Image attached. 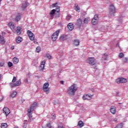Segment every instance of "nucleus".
Masks as SVG:
<instances>
[{
	"instance_id": "1",
	"label": "nucleus",
	"mask_w": 128,
	"mask_h": 128,
	"mask_svg": "<svg viewBox=\"0 0 128 128\" xmlns=\"http://www.w3.org/2000/svg\"><path fill=\"white\" fill-rule=\"evenodd\" d=\"M76 90H78V86L76 84H73L68 87L66 91V94L68 96H74Z\"/></svg>"
},
{
	"instance_id": "2",
	"label": "nucleus",
	"mask_w": 128,
	"mask_h": 128,
	"mask_svg": "<svg viewBox=\"0 0 128 128\" xmlns=\"http://www.w3.org/2000/svg\"><path fill=\"white\" fill-rule=\"evenodd\" d=\"M32 112H34V108L30 107L27 109L28 116L29 118L28 122H32L34 120V118L32 116Z\"/></svg>"
},
{
	"instance_id": "3",
	"label": "nucleus",
	"mask_w": 128,
	"mask_h": 128,
	"mask_svg": "<svg viewBox=\"0 0 128 128\" xmlns=\"http://www.w3.org/2000/svg\"><path fill=\"white\" fill-rule=\"evenodd\" d=\"M108 12L110 16H114V14H116V7L114 4H112L109 6Z\"/></svg>"
},
{
	"instance_id": "4",
	"label": "nucleus",
	"mask_w": 128,
	"mask_h": 128,
	"mask_svg": "<svg viewBox=\"0 0 128 128\" xmlns=\"http://www.w3.org/2000/svg\"><path fill=\"white\" fill-rule=\"evenodd\" d=\"M86 62L90 66H94L96 64V58L94 57H89L86 58Z\"/></svg>"
},
{
	"instance_id": "5",
	"label": "nucleus",
	"mask_w": 128,
	"mask_h": 128,
	"mask_svg": "<svg viewBox=\"0 0 128 128\" xmlns=\"http://www.w3.org/2000/svg\"><path fill=\"white\" fill-rule=\"evenodd\" d=\"M60 30H58L52 34V38L53 42H56V40H58V35L60 34Z\"/></svg>"
},
{
	"instance_id": "6",
	"label": "nucleus",
	"mask_w": 128,
	"mask_h": 128,
	"mask_svg": "<svg viewBox=\"0 0 128 128\" xmlns=\"http://www.w3.org/2000/svg\"><path fill=\"white\" fill-rule=\"evenodd\" d=\"M98 14H96L94 16V18L92 20V24H93V26H94L96 24H98Z\"/></svg>"
},
{
	"instance_id": "7",
	"label": "nucleus",
	"mask_w": 128,
	"mask_h": 128,
	"mask_svg": "<svg viewBox=\"0 0 128 128\" xmlns=\"http://www.w3.org/2000/svg\"><path fill=\"white\" fill-rule=\"evenodd\" d=\"M27 34L30 40H36V36L34 34H33V33H32V31L28 30L27 31Z\"/></svg>"
},
{
	"instance_id": "8",
	"label": "nucleus",
	"mask_w": 128,
	"mask_h": 128,
	"mask_svg": "<svg viewBox=\"0 0 128 128\" xmlns=\"http://www.w3.org/2000/svg\"><path fill=\"white\" fill-rule=\"evenodd\" d=\"M50 84L48 82H46L44 84L43 90L46 94H48V92H50V88H48Z\"/></svg>"
},
{
	"instance_id": "9",
	"label": "nucleus",
	"mask_w": 128,
	"mask_h": 128,
	"mask_svg": "<svg viewBox=\"0 0 128 128\" xmlns=\"http://www.w3.org/2000/svg\"><path fill=\"white\" fill-rule=\"evenodd\" d=\"M92 96H94L93 94H84L82 96V98L84 100H92Z\"/></svg>"
},
{
	"instance_id": "10",
	"label": "nucleus",
	"mask_w": 128,
	"mask_h": 128,
	"mask_svg": "<svg viewBox=\"0 0 128 128\" xmlns=\"http://www.w3.org/2000/svg\"><path fill=\"white\" fill-rule=\"evenodd\" d=\"M126 79L122 78H118L116 80V82L117 84H126Z\"/></svg>"
},
{
	"instance_id": "11",
	"label": "nucleus",
	"mask_w": 128,
	"mask_h": 128,
	"mask_svg": "<svg viewBox=\"0 0 128 128\" xmlns=\"http://www.w3.org/2000/svg\"><path fill=\"white\" fill-rule=\"evenodd\" d=\"M22 84V81L20 80H18L15 83L10 84V88H14V86H20Z\"/></svg>"
},
{
	"instance_id": "12",
	"label": "nucleus",
	"mask_w": 128,
	"mask_h": 128,
	"mask_svg": "<svg viewBox=\"0 0 128 128\" xmlns=\"http://www.w3.org/2000/svg\"><path fill=\"white\" fill-rule=\"evenodd\" d=\"M8 26L11 28L12 32H14L16 30V26H14V23L13 22H10L8 24Z\"/></svg>"
},
{
	"instance_id": "13",
	"label": "nucleus",
	"mask_w": 128,
	"mask_h": 128,
	"mask_svg": "<svg viewBox=\"0 0 128 128\" xmlns=\"http://www.w3.org/2000/svg\"><path fill=\"white\" fill-rule=\"evenodd\" d=\"M3 112L4 114L6 115V116H8L10 114V109H8V107H4Z\"/></svg>"
},
{
	"instance_id": "14",
	"label": "nucleus",
	"mask_w": 128,
	"mask_h": 128,
	"mask_svg": "<svg viewBox=\"0 0 128 128\" xmlns=\"http://www.w3.org/2000/svg\"><path fill=\"white\" fill-rule=\"evenodd\" d=\"M82 20L81 18H78L76 22V26L78 28H80V26H82Z\"/></svg>"
},
{
	"instance_id": "15",
	"label": "nucleus",
	"mask_w": 128,
	"mask_h": 128,
	"mask_svg": "<svg viewBox=\"0 0 128 128\" xmlns=\"http://www.w3.org/2000/svg\"><path fill=\"white\" fill-rule=\"evenodd\" d=\"M116 107L114 106H112L110 107V112L111 114H116Z\"/></svg>"
},
{
	"instance_id": "16",
	"label": "nucleus",
	"mask_w": 128,
	"mask_h": 128,
	"mask_svg": "<svg viewBox=\"0 0 128 128\" xmlns=\"http://www.w3.org/2000/svg\"><path fill=\"white\" fill-rule=\"evenodd\" d=\"M67 28H68V30H69V32H72V30H74V24H72V23H69L68 26H67Z\"/></svg>"
},
{
	"instance_id": "17",
	"label": "nucleus",
	"mask_w": 128,
	"mask_h": 128,
	"mask_svg": "<svg viewBox=\"0 0 128 128\" xmlns=\"http://www.w3.org/2000/svg\"><path fill=\"white\" fill-rule=\"evenodd\" d=\"M56 8L57 10L55 12V18H60V7L58 6Z\"/></svg>"
},
{
	"instance_id": "18",
	"label": "nucleus",
	"mask_w": 128,
	"mask_h": 128,
	"mask_svg": "<svg viewBox=\"0 0 128 128\" xmlns=\"http://www.w3.org/2000/svg\"><path fill=\"white\" fill-rule=\"evenodd\" d=\"M44 66H46V60H43L42 63L40 64V70L44 72Z\"/></svg>"
},
{
	"instance_id": "19",
	"label": "nucleus",
	"mask_w": 128,
	"mask_h": 128,
	"mask_svg": "<svg viewBox=\"0 0 128 128\" xmlns=\"http://www.w3.org/2000/svg\"><path fill=\"white\" fill-rule=\"evenodd\" d=\"M56 10H58V9L57 10L53 9L50 11V14L52 18H54V14H55L56 12Z\"/></svg>"
},
{
	"instance_id": "20",
	"label": "nucleus",
	"mask_w": 128,
	"mask_h": 128,
	"mask_svg": "<svg viewBox=\"0 0 128 128\" xmlns=\"http://www.w3.org/2000/svg\"><path fill=\"white\" fill-rule=\"evenodd\" d=\"M84 126V122L82 120H80L78 122L77 126L78 128H82Z\"/></svg>"
},
{
	"instance_id": "21",
	"label": "nucleus",
	"mask_w": 128,
	"mask_h": 128,
	"mask_svg": "<svg viewBox=\"0 0 128 128\" xmlns=\"http://www.w3.org/2000/svg\"><path fill=\"white\" fill-rule=\"evenodd\" d=\"M68 39V36L66 35L63 34L60 37V40L64 42V40H66Z\"/></svg>"
},
{
	"instance_id": "22",
	"label": "nucleus",
	"mask_w": 128,
	"mask_h": 128,
	"mask_svg": "<svg viewBox=\"0 0 128 128\" xmlns=\"http://www.w3.org/2000/svg\"><path fill=\"white\" fill-rule=\"evenodd\" d=\"M73 44H74V46H80V40L78 39L74 40L73 41Z\"/></svg>"
},
{
	"instance_id": "23",
	"label": "nucleus",
	"mask_w": 128,
	"mask_h": 128,
	"mask_svg": "<svg viewBox=\"0 0 128 128\" xmlns=\"http://www.w3.org/2000/svg\"><path fill=\"white\" fill-rule=\"evenodd\" d=\"M6 41L4 40V38L2 36H0V44H4Z\"/></svg>"
},
{
	"instance_id": "24",
	"label": "nucleus",
	"mask_w": 128,
	"mask_h": 128,
	"mask_svg": "<svg viewBox=\"0 0 128 128\" xmlns=\"http://www.w3.org/2000/svg\"><path fill=\"white\" fill-rule=\"evenodd\" d=\"M74 8H75L74 10L76 12H80V6H78V4L76 3L74 4Z\"/></svg>"
},
{
	"instance_id": "25",
	"label": "nucleus",
	"mask_w": 128,
	"mask_h": 128,
	"mask_svg": "<svg viewBox=\"0 0 128 128\" xmlns=\"http://www.w3.org/2000/svg\"><path fill=\"white\" fill-rule=\"evenodd\" d=\"M15 30L16 32L18 34H22V32H20V30H22V27L18 26L16 30Z\"/></svg>"
},
{
	"instance_id": "26",
	"label": "nucleus",
	"mask_w": 128,
	"mask_h": 128,
	"mask_svg": "<svg viewBox=\"0 0 128 128\" xmlns=\"http://www.w3.org/2000/svg\"><path fill=\"white\" fill-rule=\"evenodd\" d=\"M21 18H22V15H20V14H17L16 18H15V20L16 22H18V20H20Z\"/></svg>"
},
{
	"instance_id": "27",
	"label": "nucleus",
	"mask_w": 128,
	"mask_h": 128,
	"mask_svg": "<svg viewBox=\"0 0 128 128\" xmlns=\"http://www.w3.org/2000/svg\"><path fill=\"white\" fill-rule=\"evenodd\" d=\"M22 41V38L20 36L17 37V38L16 39V42L17 44H20V42Z\"/></svg>"
},
{
	"instance_id": "28",
	"label": "nucleus",
	"mask_w": 128,
	"mask_h": 128,
	"mask_svg": "<svg viewBox=\"0 0 128 128\" xmlns=\"http://www.w3.org/2000/svg\"><path fill=\"white\" fill-rule=\"evenodd\" d=\"M18 58L16 57H14L13 58V62L14 64H18Z\"/></svg>"
},
{
	"instance_id": "29",
	"label": "nucleus",
	"mask_w": 128,
	"mask_h": 128,
	"mask_svg": "<svg viewBox=\"0 0 128 128\" xmlns=\"http://www.w3.org/2000/svg\"><path fill=\"white\" fill-rule=\"evenodd\" d=\"M1 128H8V124L6 123H2L0 126Z\"/></svg>"
},
{
	"instance_id": "30",
	"label": "nucleus",
	"mask_w": 128,
	"mask_h": 128,
	"mask_svg": "<svg viewBox=\"0 0 128 128\" xmlns=\"http://www.w3.org/2000/svg\"><path fill=\"white\" fill-rule=\"evenodd\" d=\"M108 56L106 54H104L102 58H104V60H108Z\"/></svg>"
},
{
	"instance_id": "31",
	"label": "nucleus",
	"mask_w": 128,
	"mask_h": 128,
	"mask_svg": "<svg viewBox=\"0 0 128 128\" xmlns=\"http://www.w3.org/2000/svg\"><path fill=\"white\" fill-rule=\"evenodd\" d=\"M124 52L120 53V54L118 55V58H124Z\"/></svg>"
},
{
	"instance_id": "32",
	"label": "nucleus",
	"mask_w": 128,
	"mask_h": 128,
	"mask_svg": "<svg viewBox=\"0 0 128 128\" xmlns=\"http://www.w3.org/2000/svg\"><path fill=\"white\" fill-rule=\"evenodd\" d=\"M28 6V4H26V2H24L22 4V8H26Z\"/></svg>"
},
{
	"instance_id": "33",
	"label": "nucleus",
	"mask_w": 128,
	"mask_h": 128,
	"mask_svg": "<svg viewBox=\"0 0 128 128\" xmlns=\"http://www.w3.org/2000/svg\"><path fill=\"white\" fill-rule=\"evenodd\" d=\"M123 64H126L128 62V58H124L122 59Z\"/></svg>"
},
{
	"instance_id": "34",
	"label": "nucleus",
	"mask_w": 128,
	"mask_h": 128,
	"mask_svg": "<svg viewBox=\"0 0 128 128\" xmlns=\"http://www.w3.org/2000/svg\"><path fill=\"white\" fill-rule=\"evenodd\" d=\"M16 94H17L16 92H13L11 94L10 96H11L12 98H14V97L16 96Z\"/></svg>"
},
{
	"instance_id": "35",
	"label": "nucleus",
	"mask_w": 128,
	"mask_h": 128,
	"mask_svg": "<svg viewBox=\"0 0 128 128\" xmlns=\"http://www.w3.org/2000/svg\"><path fill=\"white\" fill-rule=\"evenodd\" d=\"M114 128H122V124H118Z\"/></svg>"
},
{
	"instance_id": "36",
	"label": "nucleus",
	"mask_w": 128,
	"mask_h": 128,
	"mask_svg": "<svg viewBox=\"0 0 128 128\" xmlns=\"http://www.w3.org/2000/svg\"><path fill=\"white\" fill-rule=\"evenodd\" d=\"M40 50H41L40 47L38 46L36 48V52H40Z\"/></svg>"
},
{
	"instance_id": "37",
	"label": "nucleus",
	"mask_w": 128,
	"mask_h": 128,
	"mask_svg": "<svg viewBox=\"0 0 128 128\" xmlns=\"http://www.w3.org/2000/svg\"><path fill=\"white\" fill-rule=\"evenodd\" d=\"M14 64H12V63L10 62H8V68H12Z\"/></svg>"
},
{
	"instance_id": "38",
	"label": "nucleus",
	"mask_w": 128,
	"mask_h": 128,
	"mask_svg": "<svg viewBox=\"0 0 128 128\" xmlns=\"http://www.w3.org/2000/svg\"><path fill=\"white\" fill-rule=\"evenodd\" d=\"M51 118L52 120H56V114L52 113L51 115Z\"/></svg>"
},
{
	"instance_id": "39",
	"label": "nucleus",
	"mask_w": 128,
	"mask_h": 128,
	"mask_svg": "<svg viewBox=\"0 0 128 128\" xmlns=\"http://www.w3.org/2000/svg\"><path fill=\"white\" fill-rule=\"evenodd\" d=\"M70 18H72V16H71L68 15L66 17V20H70Z\"/></svg>"
},
{
	"instance_id": "40",
	"label": "nucleus",
	"mask_w": 128,
	"mask_h": 128,
	"mask_svg": "<svg viewBox=\"0 0 128 128\" xmlns=\"http://www.w3.org/2000/svg\"><path fill=\"white\" fill-rule=\"evenodd\" d=\"M88 18H85L84 20V24H88Z\"/></svg>"
},
{
	"instance_id": "41",
	"label": "nucleus",
	"mask_w": 128,
	"mask_h": 128,
	"mask_svg": "<svg viewBox=\"0 0 128 128\" xmlns=\"http://www.w3.org/2000/svg\"><path fill=\"white\" fill-rule=\"evenodd\" d=\"M16 76H14L12 80V82L14 84V82H16Z\"/></svg>"
},
{
	"instance_id": "42",
	"label": "nucleus",
	"mask_w": 128,
	"mask_h": 128,
	"mask_svg": "<svg viewBox=\"0 0 128 128\" xmlns=\"http://www.w3.org/2000/svg\"><path fill=\"white\" fill-rule=\"evenodd\" d=\"M36 102H34V104H33V105L32 106H31L30 108H33V109H34V108H35V106H36Z\"/></svg>"
},
{
	"instance_id": "43",
	"label": "nucleus",
	"mask_w": 128,
	"mask_h": 128,
	"mask_svg": "<svg viewBox=\"0 0 128 128\" xmlns=\"http://www.w3.org/2000/svg\"><path fill=\"white\" fill-rule=\"evenodd\" d=\"M46 126L48 128H54L52 126H50V123H48V124H46Z\"/></svg>"
},
{
	"instance_id": "44",
	"label": "nucleus",
	"mask_w": 128,
	"mask_h": 128,
	"mask_svg": "<svg viewBox=\"0 0 128 128\" xmlns=\"http://www.w3.org/2000/svg\"><path fill=\"white\" fill-rule=\"evenodd\" d=\"M24 82H25L26 84H28V79L26 78L24 79Z\"/></svg>"
},
{
	"instance_id": "45",
	"label": "nucleus",
	"mask_w": 128,
	"mask_h": 128,
	"mask_svg": "<svg viewBox=\"0 0 128 128\" xmlns=\"http://www.w3.org/2000/svg\"><path fill=\"white\" fill-rule=\"evenodd\" d=\"M4 65V62H0V66H3Z\"/></svg>"
},
{
	"instance_id": "46",
	"label": "nucleus",
	"mask_w": 128,
	"mask_h": 128,
	"mask_svg": "<svg viewBox=\"0 0 128 128\" xmlns=\"http://www.w3.org/2000/svg\"><path fill=\"white\" fill-rule=\"evenodd\" d=\"M65 128L64 125H62V126H58V128Z\"/></svg>"
},
{
	"instance_id": "47",
	"label": "nucleus",
	"mask_w": 128,
	"mask_h": 128,
	"mask_svg": "<svg viewBox=\"0 0 128 128\" xmlns=\"http://www.w3.org/2000/svg\"><path fill=\"white\" fill-rule=\"evenodd\" d=\"M47 58L49 60H50V58H52V56H50V55L48 54V55L47 56Z\"/></svg>"
},
{
	"instance_id": "48",
	"label": "nucleus",
	"mask_w": 128,
	"mask_h": 128,
	"mask_svg": "<svg viewBox=\"0 0 128 128\" xmlns=\"http://www.w3.org/2000/svg\"><path fill=\"white\" fill-rule=\"evenodd\" d=\"M27 126H28V124H24L23 126V128H26Z\"/></svg>"
},
{
	"instance_id": "49",
	"label": "nucleus",
	"mask_w": 128,
	"mask_h": 128,
	"mask_svg": "<svg viewBox=\"0 0 128 128\" xmlns=\"http://www.w3.org/2000/svg\"><path fill=\"white\" fill-rule=\"evenodd\" d=\"M34 44H38V42L36 41V40H34Z\"/></svg>"
},
{
	"instance_id": "50",
	"label": "nucleus",
	"mask_w": 128,
	"mask_h": 128,
	"mask_svg": "<svg viewBox=\"0 0 128 128\" xmlns=\"http://www.w3.org/2000/svg\"><path fill=\"white\" fill-rule=\"evenodd\" d=\"M57 4H58V3H55V4H53V6L56 7V6Z\"/></svg>"
},
{
	"instance_id": "51",
	"label": "nucleus",
	"mask_w": 128,
	"mask_h": 128,
	"mask_svg": "<svg viewBox=\"0 0 128 128\" xmlns=\"http://www.w3.org/2000/svg\"><path fill=\"white\" fill-rule=\"evenodd\" d=\"M60 84H64V81H62V80L60 81Z\"/></svg>"
},
{
	"instance_id": "52",
	"label": "nucleus",
	"mask_w": 128,
	"mask_h": 128,
	"mask_svg": "<svg viewBox=\"0 0 128 128\" xmlns=\"http://www.w3.org/2000/svg\"><path fill=\"white\" fill-rule=\"evenodd\" d=\"M27 122H28V121L26 120H24V124H28Z\"/></svg>"
},
{
	"instance_id": "53",
	"label": "nucleus",
	"mask_w": 128,
	"mask_h": 128,
	"mask_svg": "<svg viewBox=\"0 0 128 128\" xmlns=\"http://www.w3.org/2000/svg\"><path fill=\"white\" fill-rule=\"evenodd\" d=\"M14 128H18V126H16L14 127Z\"/></svg>"
},
{
	"instance_id": "54",
	"label": "nucleus",
	"mask_w": 128,
	"mask_h": 128,
	"mask_svg": "<svg viewBox=\"0 0 128 128\" xmlns=\"http://www.w3.org/2000/svg\"><path fill=\"white\" fill-rule=\"evenodd\" d=\"M1 78H2V74H0V80Z\"/></svg>"
},
{
	"instance_id": "55",
	"label": "nucleus",
	"mask_w": 128,
	"mask_h": 128,
	"mask_svg": "<svg viewBox=\"0 0 128 128\" xmlns=\"http://www.w3.org/2000/svg\"><path fill=\"white\" fill-rule=\"evenodd\" d=\"M12 48V50H14V48H12H12Z\"/></svg>"
},
{
	"instance_id": "56",
	"label": "nucleus",
	"mask_w": 128,
	"mask_h": 128,
	"mask_svg": "<svg viewBox=\"0 0 128 128\" xmlns=\"http://www.w3.org/2000/svg\"><path fill=\"white\" fill-rule=\"evenodd\" d=\"M2 0H0V2H2Z\"/></svg>"
},
{
	"instance_id": "57",
	"label": "nucleus",
	"mask_w": 128,
	"mask_h": 128,
	"mask_svg": "<svg viewBox=\"0 0 128 128\" xmlns=\"http://www.w3.org/2000/svg\"><path fill=\"white\" fill-rule=\"evenodd\" d=\"M118 104H122V103H118Z\"/></svg>"
},
{
	"instance_id": "58",
	"label": "nucleus",
	"mask_w": 128,
	"mask_h": 128,
	"mask_svg": "<svg viewBox=\"0 0 128 128\" xmlns=\"http://www.w3.org/2000/svg\"><path fill=\"white\" fill-rule=\"evenodd\" d=\"M0 3H1V2H0Z\"/></svg>"
}]
</instances>
